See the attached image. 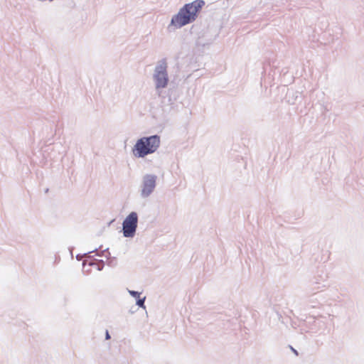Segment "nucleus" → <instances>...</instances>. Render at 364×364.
<instances>
[{
    "mask_svg": "<svg viewBox=\"0 0 364 364\" xmlns=\"http://www.w3.org/2000/svg\"><path fill=\"white\" fill-rule=\"evenodd\" d=\"M204 4L202 0H196L186 4L178 14L172 18L171 23L176 27H181L193 21Z\"/></svg>",
    "mask_w": 364,
    "mask_h": 364,
    "instance_id": "obj_1",
    "label": "nucleus"
},
{
    "mask_svg": "<svg viewBox=\"0 0 364 364\" xmlns=\"http://www.w3.org/2000/svg\"><path fill=\"white\" fill-rule=\"evenodd\" d=\"M160 145V138L157 135L143 137L139 139L133 149L134 154L138 157H144L156 151Z\"/></svg>",
    "mask_w": 364,
    "mask_h": 364,
    "instance_id": "obj_2",
    "label": "nucleus"
},
{
    "mask_svg": "<svg viewBox=\"0 0 364 364\" xmlns=\"http://www.w3.org/2000/svg\"><path fill=\"white\" fill-rule=\"evenodd\" d=\"M138 217L135 212H132L123 222V232L125 237H132L137 227Z\"/></svg>",
    "mask_w": 364,
    "mask_h": 364,
    "instance_id": "obj_3",
    "label": "nucleus"
},
{
    "mask_svg": "<svg viewBox=\"0 0 364 364\" xmlns=\"http://www.w3.org/2000/svg\"><path fill=\"white\" fill-rule=\"evenodd\" d=\"M155 177L147 176L144 178L143 193L148 195L150 193L155 187Z\"/></svg>",
    "mask_w": 364,
    "mask_h": 364,
    "instance_id": "obj_4",
    "label": "nucleus"
},
{
    "mask_svg": "<svg viewBox=\"0 0 364 364\" xmlns=\"http://www.w3.org/2000/svg\"><path fill=\"white\" fill-rule=\"evenodd\" d=\"M157 87H164L167 84V77L165 71H158L155 75Z\"/></svg>",
    "mask_w": 364,
    "mask_h": 364,
    "instance_id": "obj_5",
    "label": "nucleus"
},
{
    "mask_svg": "<svg viewBox=\"0 0 364 364\" xmlns=\"http://www.w3.org/2000/svg\"><path fill=\"white\" fill-rule=\"evenodd\" d=\"M144 299H145V298H143V299L139 298V299L136 301L137 305H139L141 307L144 308Z\"/></svg>",
    "mask_w": 364,
    "mask_h": 364,
    "instance_id": "obj_6",
    "label": "nucleus"
},
{
    "mask_svg": "<svg viewBox=\"0 0 364 364\" xmlns=\"http://www.w3.org/2000/svg\"><path fill=\"white\" fill-rule=\"evenodd\" d=\"M129 293H130L131 295H132L135 298H138L139 299V296H140V293H139L137 291H130Z\"/></svg>",
    "mask_w": 364,
    "mask_h": 364,
    "instance_id": "obj_7",
    "label": "nucleus"
},
{
    "mask_svg": "<svg viewBox=\"0 0 364 364\" xmlns=\"http://www.w3.org/2000/svg\"><path fill=\"white\" fill-rule=\"evenodd\" d=\"M105 338L107 340L109 339L110 338V336L109 334V332L108 331H106V335H105Z\"/></svg>",
    "mask_w": 364,
    "mask_h": 364,
    "instance_id": "obj_8",
    "label": "nucleus"
}]
</instances>
